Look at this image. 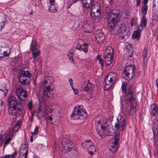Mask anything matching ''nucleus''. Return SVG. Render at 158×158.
<instances>
[{
	"mask_svg": "<svg viewBox=\"0 0 158 158\" xmlns=\"http://www.w3.org/2000/svg\"><path fill=\"white\" fill-rule=\"evenodd\" d=\"M110 16L108 21V27L113 30L116 27V24L120 20V12L118 10H113L111 11Z\"/></svg>",
	"mask_w": 158,
	"mask_h": 158,
	"instance_id": "obj_1",
	"label": "nucleus"
},
{
	"mask_svg": "<svg viewBox=\"0 0 158 158\" xmlns=\"http://www.w3.org/2000/svg\"><path fill=\"white\" fill-rule=\"evenodd\" d=\"M81 106H78V108L75 107L70 117L71 119L74 120H82L85 119L87 116V114L85 110L81 108Z\"/></svg>",
	"mask_w": 158,
	"mask_h": 158,
	"instance_id": "obj_2",
	"label": "nucleus"
},
{
	"mask_svg": "<svg viewBox=\"0 0 158 158\" xmlns=\"http://www.w3.org/2000/svg\"><path fill=\"white\" fill-rule=\"evenodd\" d=\"M31 73L28 71L22 70L18 75V78L21 84L24 85L29 84L31 81Z\"/></svg>",
	"mask_w": 158,
	"mask_h": 158,
	"instance_id": "obj_3",
	"label": "nucleus"
},
{
	"mask_svg": "<svg viewBox=\"0 0 158 158\" xmlns=\"http://www.w3.org/2000/svg\"><path fill=\"white\" fill-rule=\"evenodd\" d=\"M104 60L106 64L110 65L112 63L114 57V50L110 47H108L104 53Z\"/></svg>",
	"mask_w": 158,
	"mask_h": 158,
	"instance_id": "obj_4",
	"label": "nucleus"
},
{
	"mask_svg": "<svg viewBox=\"0 0 158 158\" xmlns=\"http://www.w3.org/2000/svg\"><path fill=\"white\" fill-rule=\"evenodd\" d=\"M127 124L125 118L121 115H119L117 118V122L115 123L114 127L112 126V128L116 131H123Z\"/></svg>",
	"mask_w": 158,
	"mask_h": 158,
	"instance_id": "obj_5",
	"label": "nucleus"
},
{
	"mask_svg": "<svg viewBox=\"0 0 158 158\" xmlns=\"http://www.w3.org/2000/svg\"><path fill=\"white\" fill-rule=\"evenodd\" d=\"M135 65L132 64L128 65L125 68V69L123 71V74H125L128 78L127 79H131L135 75V72L136 69Z\"/></svg>",
	"mask_w": 158,
	"mask_h": 158,
	"instance_id": "obj_6",
	"label": "nucleus"
},
{
	"mask_svg": "<svg viewBox=\"0 0 158 158\" xmlns=\"http://www.w3.org/2000/svg\"><path fill=\"white\" fill-rule=\"evenodd\" d=\"M120 134L119 133H117L112 140V143L109 149L112 152H115L118 149V144L120 139Z\"/></svg>",
	"mask_w": 158,
	"mask_h": 158,
	"instance_id": "obj_7",
	"label": "nucleus"
},
{
	"mask_svg": "<svg viewBox=\"0 0 158 158\" xmlns=\"http://www.w3.org/2000/svg\"><path fill=\"white\" fill-rule=\"evenodd\" d=\"M10 49L9 45L4 43H2L0 47V55L5 56L9 55Z\"/></svg>",
	"mask_w": 158,
	"mask_h": 158,
	"instance_id": "obj_8",
	"label": "nucleus"
},
{
	"mask_svg": "<svg viewBox=\"0 0 158 158\" xmlns=\"http://www.w3.org/2000/svg\"><path fill=\"white\" fill-rule=\"evenodd\" d=\"M82 23V27L84 31L87 33L91 32L94 28L93 23L86 20H85Z\"/></svg>",
	"mask_w": 158,
	"mask_h": 158,
	"instance_id": "obj_9",
	"label": "nucleus"
},
{
	"mask_svg": "<svg viewBox=\"0 0 158 158\" xmlns=\"http://www.w3.org/2000/svg\"><path fill=\"white\" fill-rule=\"evenodd\" d=\"M31 49L32 50V57L34 58V62H35L38 60L40 58L39 55L40 53V51L38 50L36 44H32L31 43Z\"/></svg>",
	"mask_w": 158,
	"mask_h": 158,
	"instance_id": "obj_10",
	"label": "nucleus"
},
{
	"mask_svg": "<svg viewBox=\"0 0 158 158\" xmlns=\"http://www.w3.org/2000/svg\"><path fill=\"white\" fill-rule=\"evenodd\" d=\"M134 93V89L132 87L130 86L127 90V93H125L126 101H131L133 100L135 98L133 95Z\"/></svg>",
	"mask_w": 158,
	"mask_h": 158,
	"instance_id": "obj_11",
	"label": "nucleus"
},
{
	"mask_svg": "<svg viewBox=\"0 0 158 158\" xmlns=\"http://www.w3.org/2000/svg\"><path fill=\"white\" fill-rule=\"evenodd\" d=\"M51 86L49 85H43V95L49 98H51V97H53L52 95L51 94V92L53 90V89L51 90Z\"/></svg>",
	"mask_w": 158,
	"mask_h": 158,
	"instance_id": "obj_12",
	"label": "nucleus"
},
{
	"mask_svg": "<svg viewBox=\"0 0 158 158\" xmlns=\"http://www.w3.org/2000/svg\"><path fill=\"white\" fill-rule=\"evenodd\" d=\"M152 130L154 138L155 139L156 137H158V120L157 118H155L153 120Z\"/></svg>",
	"mask_w": 158,
	"mask_h": 158,
	"instance_id": "obj_13",
	"label": "nucleus"
},
{
	"mask_svg": "<svg viewBox=\"0 0 158 158\" xmlns=\"http://www.w3.org/2000/svg\"><path fill=\"white\" fill-rule=\"evenodd\" d=\"M93 87V85L88 81H86L83 84L81 87L83 89L82 90V93L84 92H85V94H87L88 91L91 90Z\"/></svg>",
	"mask_w": 158,
	"mask_h": 158,
	"instance_id": "obj_14",
	"label": "nucleus"
},
{
	"mask_svg": "<svg viewBox=\"0 0 158 158\" xmlns=\"http://www.w3.org/2000/svg\"><path fill=\"white\" fill-rule=\"evenodd\" d=\"M94 0H81L82 7L84 9L89 8L92 5Z\"/></svg>",
	"mask_w": 158,
	"mask_h": 158,
	"instance_id": "obj_15",
	"label": "nucleus"
},
{
	"mask_svg": "<svg viewBox=\"0 0 158 158\" xmlns=\"http://www.w3.org/2000/svg\"><path fill=\"white\" fill-rule=\"evenodd\" d=\"M101 16V12L93 11L91 12V16L92 19L96 22H98L100 20Z\"/></svg>",
	"mask_w": 158,
	"mask_h": 158,
	"instance_id": "obj_16",
	"label": "nucleus"
},
{
	"mask_svg": "<svg viewBox=\"0 0 158 158\" xmlns=\"http://www.w3.org/2000/svg\"><path fill=\"white\" fill-rule=\"evenodd\" d=\"M54 80V78L53 77L48 76L45 78V80L43 83V85L52 86Z\"/></svg>",
	"mask_w": 158,
	"mask_h": 158,
	"instance_id": "obj_17",
	"label": "nucleus"
},
{
	"mask_svg": "<svg viewBox=\"0 0 158 158\" xmlns=\"http://www.w3.org/2000/svg\"><path fill=\"white\" fill-rule=\"evenodd\" d=\"M95 38L97 40L98 43L100 44H101L103 42L105 38V36L102 32L98 33L97 32Z\"/></svg>",
	"mask_w": 158,
	"mask_h": 158,
	"instance_id": "obj_18",
	"label": "nucleus"
},
{
	"mask_svg": "<svg viewBox=\"0 0 158 158\" xmlns=\"http://www.w3.org/2000/svg\"><path fill=\"white\" fill-rule=\"evenodd\" d=\"M74 147V144L70 140H68L67 142L65 143V144L64 146L65 149L66 150L67 149L69 152H70L71 149H73Z\"/></svg>",
	"mask_w": 158,
	"mask_h": 158,
	"instance_id": "obj_19",
	"label": "nucleus"
},
{
	"mask_svg": "<svg viewBox=\"0 0 158 158\" xmlns=\"http://www.w3.org/2000/svg\"><path fill=\"white\" fill-rule=\"evenodd\" d=\"M151 112L153 116L156 115L158 113V108L157 104L155 103L151 105Z\"/></svg>",
	"mask_w": 158,
	"mask_h": 158,
	"instance_id": "obj_20",
	"label": "nucleus"
},
{
	"mask_svg": "<svg viewBox=\"0 0 158 158\" xmlns=\"http://www.w3.org/2000/svg\"><path fill=\"white\" fill-rule=\"evenodd\" d=\"M76 49H78L80 51H83L85 52H88V44H85L83 45H81L79 46H76Z\"/></svg>",
	"mask_w": 158,
	"mask_h": 158,
	"instance_id": "obj_21",
	"label": "nucleus"
},
{
	"mask_svg": "<svg viewBox=\"0 0 158 158\" xmlns=\"http://www.w3.org/2000/svg\"><path fill=\"white\" fill-rule=\"evenodd\" d=\"M93 143L90 140H85L82 144V146L85 149H88L90 146L93 145Z\"/></svg>",
	"mask_w": 158,
	"mask_h": 158,
	"instance_id": "obj_22",
	"label": "nucleus"
},
{
	"mask_svg": "<svg viewBox=\"0 0 158 158\" xmlns=\"http://www.w3.org/2000/svg\"><path fill=\"white\" fill-rule=\"evenodd\" d=\"M126 48L127 52V56L130 57H131L133 56V48L130 45H127Z\"/></svg>",
	"mask_w": 158,
	"mask_h": 158,
	"instance_id": "obj_23",
	"label": "nucleus"
},
{
	"mask_svg": "<svg viewBox=\"0 0 158 158\" xmlns=\"http://www.w3.org/2000/svg\"><path fill=\"white\" fill-rule=\"evenodd\" d=\"M8 111L12 115H15L18 113V111H21V109L20 107H18L17 108L16 107H12L9 108Z\"/></svg>",
	"mask_w": 158,
	"mask_h": 158,
	"instance_id": "obj_24",
	"label": "nucleus"
},
{
	"mask_svg": "<svg viewBox=\"0 0 158 158\" xmlns=\"http://www.w3.org/2000/svg\"><path fill=\"white\" fill-rule=\"evenodd\" d=\"M39 109L37 112L36 115L38 118L39 119L43 117L45 114V109L42 110L40 109V106H39Z\"/></svg>",
	"mask_w": 158,
	"mask_h": 158,
	"instance_id": "obj_25",
	"label": "nucleus"
},
{
	"mask_svg": "<svg viewBox=\"0 0 158 158\" xmlns=\"http://www.w3.org/2000/svg\"><path fill=\"white\" fill-rule=\"evenodd\" d=\"M152 12L154 16L158 15V3L153 2Z\"/></svg>",
	"mask_w": 158,
	"mask_h": 158,
	"instance_id": "obj_26",
	"label": "nucleus"
},
{
	"mask_svg": "<svg viewBox=\"0 0 158 158\" xmlns=\"http://www.w3.org/2000/svg\"><path fill=\"white\" fill-rule=\"evenodd\" d=\"M101 130H102V133H103V137L105 136L110 135L109 131L107 128L105 127H103L102 125L101 126Z\"/></svg>",
	"mask_w": 158,
	"mask_h": 158,
	"instance_id": "obj_27",
	"label": "nucleus"
},
{
	"mask_svg": "<svg viewBox=\"0 0 158 158\" xmlns=\"http://www.w3.org/2000/svg\"><path fill=\"white\" fill-rule=\"evenodd\" d=\"M140 35L141 33L136 30L134 32L132 35V38L134 39H136L138 40L140 39Z\"/></svg>",
	"mask_w": 158,
	"mask_h": 158,
	"instance_id": "obj_28",
	"label": "nucleus"
},
{
	"mask_svg": "<svg viewBox=\"0 0 158 158\" xmlns=\"http://www.w3.org/2000/svg\"><path fill=\"white\" fill-rule=\"evenodd\" d=\"M148 53V49L145 48H144L143 52V60L144 63L146 62L147 61V55Z\"/></svg>",
	"mask_w": 158,
	"mask_h": 158,
	"instance_id": "obj_29",
	"label": "nucleus"
},
{
	"mask_svg": "<svg viewBox=\"0 0 158 158\" xmlns=\"http://www.w3.org/2000/svg\"><path fill=\"white\" fill-rule=\"evenodd\" d=\"M106 76L111 79V80L114 81L117 78V75L116 73L112 72L110 73Z\"/></svg>",
	"mask_w": 158,
	"mask_h": 158,
	"instance_id": "obj_30",
	"label": "nucleus"
},
{
	"mask_svg": "<svg viewBox=\"0 0 158 158\" xmlns=\"http://www.w3.org/2000/svg\"><path fill=\"white\" fill-rule=\"evenodd\" d=\"M28 153V150L26 149L25 148H22L20 149L19 154L20 155L22 156H25L27 157Z\"/></svg>",
	"mask_w": 158,
	"mask_h": 158,
	"instance_id": "obj_31",
	"label": "nucleus"
},
{
	"mask_svg": "<svg viewBox=\"0 0 158 158\" xmlns=\"http://www.w3.org/2000/svg\"><path fill=\"white\" fill-rule=\"evenodd\" d=\"M50 4H51V6L49 8L48 10L50 12H55L57 11V10L56 8H54L53 9H52V8L53 6L54 7V3L55 2V0H49Z\"/></svg>",
	"mask_w": 158,
	"mask_h": 158,
	"instance_id": "obj_32",
	"label": "nucleus"
},
{
	"mask_svg": "<svg viewBox=\"0 0 158 158\" xmlns=\"http://www.w3.org/2000/svg\"><path fill=\"white\" fill-rule=\"evenodd\" d=\"M100 9V3H97L93 6L91 10V12L96 11V10H99Z\"/></svg>",
	"mask_w": 158,
	"mask_h": 158,
	"instance_id": "obj_33",
	"label": "nucleus"
},
{
	"mask_svg": "<svg viewBox=\"0 0 158 158\" xmlns=\"http://www.w3.org/2000/svg\"><path fill=\"white\" fill-rule=\"evenodd\" d=\"M127 103H131V109L133 110H135V108L136 107V103L134 99L133 100L131 101H126Z\"/></svg>",
	"mask_w": 158,
	"mask_h": 158,
	"instance_id": "obj_34",
	"label": "nucleus"
},
{
	"mask_svg": "<svg viewBox=\"0 0 158 158\" xmlns=\"http://www.w3.org/2000/svg\"><path fill=\"white\" fill-rule=\"evenodd\" d=\"M19 100L22 101H24L26 100V97H27V94L25 92L23 93V94H19V95L17 96Z\"/></svg>",
	"mask_w": 158,
	"mask_h": 158,
	"instance_id": "obj_35",
	"label": "nucleus"
},
{
	"mask_svg": "<svg viewBox=\"0 0 158 158\" xmlns=\"http://www.w3.org/2000/svg\"><path fill=\"white\" fill-rule=\"evenodd\" d=\"M148 9V6L147 5H143L141 7V12L143 14V16H145L147 14V11Z\"/></svg>",
	"mask_w": 158,
	"mask_h": 158,
	"instance_id": "obj_36",
	"label": "nucleus"
},
{
	"mask_svg": "<svg viewBox=\"0 0 158 158\" xmlns=\"http://www.w3.org/2000/svg\"><path fill=\"white\" fill-rule=\"evenodd\" d=\"M20 104V102L19 103H17V101L16 100L8 104L9 108L12 107H16L17 106H18Z\"/></svg>",
	"mask_w": 158,
	"mask_h": 158,
	"instance_id": "obj_37",
	"label": "nucleus"
},
{
	"mask_svg": "<svg viewBox=\"0 0 158 158\" xmlns=\"http://www.w3.org/2000/svg\"><path fill=\"white\" fill-rule=\"evenodd\" d=\"M147 20L146 18V16H143L142 19L141 20L140 24L143 26V27H145L147 25Z\"/></svg>",
	"mask_w": 158,
	"mask_h": 158,
	"instance_id": "obj_38",
	"label": "nucleus"
},
{
	"mask_svg": "<svg viewBox=\"0 0 158 158\" xmlns=\"http://www.w3.org/2000/svg\"><path fill=\"white\" fill-rule=\"evenodd\" d=\"M25 92V90L23 89V88L21 86H19L17 89L16 94L17 96L19 95V94H23V93Z\"/></svg>",
	"mask_w": 158,
	"mask_h": 158,
	"instance_id": "obj_39",
	"label": "nucleus"
},
{
	"mask_svg": "<svg viewBox=\"0 0 158 158\" xmlns=\"http://www.w3.org/2000/svg\"><path fill=\"white\" fill-rule=\"evenodd\" d=\"M114 81L113 80H111V79L110 78L107 76H106L105 78V80L104 81V83H107L108 84H110V85H113V83Z\"/></svg>",
	"mask_w": 158,
	"mask_h": 158,
	"instance_id": "obj_40",
	"label": "nucleus"
},
{
	"mask_svg": "<svg viewBox=\"0 0 158 158\" xmlns=\"http://www.w3.org/2000/svg\"><path fill=\"white\" fill-rule=\"evenodd\" d=\"M21 122L20 121H18L15 126L13 128V130L14 131L16 132L17 131V130L20 127V126L21 124Z\"/></svg>",
	"mask_w": 158,
	"mask_h": 158,
	"instance_id": "obj_41",
	"label": "nucleus"
},
{
	"mask_svg": "<svg viewBox=\"0 0 158 158\" xmlns=\"http://www.w3.org/2000/svg\"><path fill=\"white\" fill-rule=\"evenodd\" d=\"M127 83L125 82H123L122 83V89L123 92L125 94L127 93Z\"/></svg>",
	"mask_w": 158,
	"mask_h": 158,
	"instance_id": "obj_42",
	"label": "nucleus"
},
{
	"mask_svg": "<svg viewBox=\"0 0 158 158\" xmlns=\"http://www.w3.org/2000/svg\"><path fill=\"white\" fill-rule=\"evenodd\" d=\"M0 90H1L4 92V94L5 95H6L7 94L8 92L6 85L5 84H4L3 87L2 88L0 89Z\"/></svg>",
	"mask_w": 158,
	"mask_h": 158,
	"instance_id": "obj_43",
	"label": "nucleus"
},
{
	"mask_svg": "<svg viewBox=\"0 0 158 158\" xmlns=\"http://www.w3.org/2000/svg\"><path fill=\"white\" fill-rule=\"evenodd\" d=\"M105 84L104 86V89L106 91H108L110 89L112 85L111 84H108L107 83H105Z\"/></svg>",
	"mask_w": 158,
	"mask_h": 158,
	"instance_id": "obj_44",
	"label": "nucleus"
},
{
	"mask_svg": "<svg viewBox=\"0 0 158 158\" xmlns=\"http://www.w3.org/2000/svg\"><path fill=\"white\" fill-rule=\"evenodd\" d=\"M113 118L111 117H109L106 121V123L108 126L111 125V122L113 121Z\"/></svg>",
	"mask_w": 158,
	"mask_h": 158,
	"instance_id": "obj_45",
	"label": "nucleus"
},
{
	"mask_svg": "<svg viewBox=\"0 0 158 158\" xmlns=\"http://www.w3.org/2000/svg\"><path fill=\"white\" fill-rule=\"evenodd\" d=\"M16 100V98L14 96L12 95L10 96L8 98V104Z\"/></svg>",
	"mask_w": 158,
	"mask_h": 158,
	"instance_id": "obj_46",
	"label": "nucleus"
},
{
	"mask_svg": "<svg viewBox=\"0 0 158 158\" xmlns=\"http://www.w3.org/2000/svg\"><path fill=\"white\" fill-rule=\"evenodd\" d=\"M75 2V0H69L67 3V8H69L72 5L73 3Z\"/></svg>",
	"mask_w": 158,
	"mask_h": 158,
	"instance_id": "obj_47",
	"label": "nucleus"
},
{
	"mask_svg": "<svg viewBox=\"0 0 158 158\" xmlns=\"http://www.w3.org/2000/svg\"><path fill=\"white\" fill-rule=\"evenodd\" d=\"M39 128V126H36L34 129V132H31V134H33L34 135H35L38 134V129Z\"/></svg>",
	"mask_w": 158,
	"mask_h": 158,
	"instance_id": "obj_48",
	"label": "nucleus"
},
{
	"mask_svg": "<svg viewBox=\"0 0 158 158\" xmlns=\"http://www.w3.org/2000/svg\"><path fill=\"white\" fill-rule=\"evenodd\" d=\"M96 131L97 133L98 134L100 135V137L101 138H103V133H102V131H101V130L97 128Z\"/></svg>",
	"mask_w": 158,
	"mask_h": 158,
	"instance_id": "obj_49",
	"label": "nucleus"
},
{
	"mask_svg": "<svg viewBox=\"0 0 158 158\" xmlns=\"http://www.w3.org/2000/svg\"><path fill=\"white\" fill-rule=\"evenodd\" d=\"M11 140V139L10 137H9V138H8L6 140V141H5L4 143V148H3L4 149L5 147L6 146V145H7L10 143Z\"/></svg>",
	"mask_w": 158,
	"mask_h": 158,
	"instance_id": "obj_50",
	"label": "nucleus"
},
{
	"mask_svg": "<svg viewBox=\"0 0 158 158\" xmlns=\"http://www.w3.org/2000/svg\"><path fill=\"white\" fill-rule=\"evenodd\" d=\"M89 151H91L94 152H95L96 151V148L94 145H92L88 149Z\"/></svg>",
	"mask_w": 158,
	"mask_h": 158,
	"instance_id": "obj_51",
	"label": "nucleus"
},
{
	"mask_svg": "<svg viewBox=\"0 0 158 158\" xmlns=\"http://www.w3.org/2000/svg\"><path fill=\"white\" fill-rule=\"evenodd\" d=\"M143 26L140 24V25L138 26V29L136 31H139V32L141 33L143 30Z\"/></svg>",
	"mask_w": 158,
	"mask_h": 158,
	"instance_id": "obj_52",
	"label": "nucleus"
},
{
	"mask_svg": "<svg viewBox=\"0 0 158 158\" xmlns=\"http://www.w3.org/2000/svg\"><path fill=\"white\" fill-rule=\"evenodd\" d=\"M101 124V121L97 117L95 120V124L100 125Z\"/></svg>",
	"mask_w": 158,
	"mask_h": 158,
	"instance_id": "obj_53",
	"label": "nucleus"
},
{
	"mask_svg": "<svg viewBox=\"0 0 158 158\" xmlns=\"http://www.w3.org/2000/svg\"><path fill=\"white\" fill-rule=\"evenodd\" d=\"M16 153L17 152L15 151L11 155H8L9 158H14L16 156Z\"/></svg>",
	"mask_w": 158,
	"mask_h": 158,
	"instance_id": "obj_54",
	"label": "nucleus"
},
{
	"mask_svg": "<svg viewBox=\"0 0 158 158\" xmlns=\"http://www.w3.org/2000/svg\"><path fill=\"white\" fill-rule=\"evenodd\" d=\"M28 106L30 109H31L32 107L33 104L32 102H29L28 104Z\"/></svg>",
	"mask_w": 158,
	"mask_h": 158,
	"instance_id": "obj_55",
	"label": "nucleus"
},
{
	"mask_svg": "<svg viewBox=\"0 0 158 158\" xmlns=\"http://www.w3.org/2000/svg\"><path fill=\"white\" fill-rule=\"evenodd\" d=\"M5 25V23L3 21H2L0 24L1 28H0V31H1L2 29L4 27Z\"/></svg>",
	"mask_w": 158,
	"mask_h": 158,
	"instance_id": "obj_56",
	"label": "nucleus"
},
{
	"mask_svg": "<svg viewBox=\"0 0 158 158\" xmlns=\"http://www.w3.org/2000/svg\"><path fill=\"white\" fill-rule=\"evenodd\" d=\"M73 90V92L75 94H78L79 91L77 89H74L73 87H72Z\"/></svg>",
	"mask_w": 158,
	"mask_h": 158,
	"instance_id": "obj_57",
	"label": "nucleus"
},
{
	"mask_svg": "<svg viewBox=\"0 0 158 158\" xmlns=\"http://www.w3.org/2000/svg\"><path fill=\"white\" fill-rule=\"evenodd\" d=\"M69 58L70 60V61L73 63H74V62L75 61L73 59V56H69Z\"/></svg>",
	"mask_w": 158,
	"mask_h": 158,
	"instance_id": "obj_58",
	"label": "nucleus"
},
{
	"mask_svg": "<svg viewBox=\"0 0 158 158\" xmlns=\"http://www.w3.org/2000/svg\"><path fill=\"white\" fill-rule=\"evenodd\" d=\"M130 33L128 31H127V33H126V34L125 35L126 38H128V37L130 36Z\"/></svg>",
	"mask_w": 158,
	"mask_h": 158,
	"instance_id": "obj_59",
	"label": "nucleus"
},
{
	"mask_svg": "<svg viewBox=\"0 0 158 158\" xmlns=\"http://www.w3.org/2000/svg\"><path fill=\"white\" fill-rule=\"evenodd\" d=\"M135 110H133L131 109L130 114L131 115H133L135 113Z\"/></svg>",
	"mask_w": 158,
	"mask_h": 158,
	"instance_id": "obj_60",
	"label": "nucleus"
},
{
	"mask_svg": "<svg viewBox=\"0 0 158 158\" xmlns=\"http://www.w3.org/2000/svg\"><path fill=\"white\" fill-rule=\"evenodd\" d=\"M69 81L71 87H72L73 85V83L72 79L71 78H69Z\"/></svg>",
	"mask_w": 158,
	"mask_h": 158,
	"instance_id": "obj_61",
	"label": "nucleus"
},
{
	"mask_svg": "<svg viewBox=\"0 0 158 158\" xmlns=\"http://www.w3.org/2000/svg\"><path fill=\"white\" fill-rule=\"evenodd\" d=\"M99 61V63L101 64V66L102 68L103 66V62L102 59L101 60H98Z\"/></svg>",
	"mask_w": 158,
	"mask_h": 158,
	"instance_id": "obj_62",
	"label": "nucleus"
},
{
	"mask_svg": "<svg viewBox=\"0 0 158 158\" xmlns=\"http://www.w3.org/2000/svg\"><path fill=\"white\" fill-rule=\"evenodd\" d=\"M96 58L98 60H101L102 59L100 55H97L96 56Z\"/></svg>",
	"mask_w": 158,
	"mask_h": 158,
	"instance_id": "obj_63",
	"label": "nucleus"
},
{
	"mask_svg": "<svg viewBox=\"0 0 158 158\" xmlns=\"http://www.w3.org/2000/svg\"><path fill=\"white\" fill-rule=\"evenodd\" d=\"M125 38H126L124 35L121 36V37L120 38V39L122 41H124Z\"/></svg>",
	"mask_w": 158,
	"mask_h": 158,
	"instance_id": "obj_64",
	"label": "nucleus"
}]
</instances>
